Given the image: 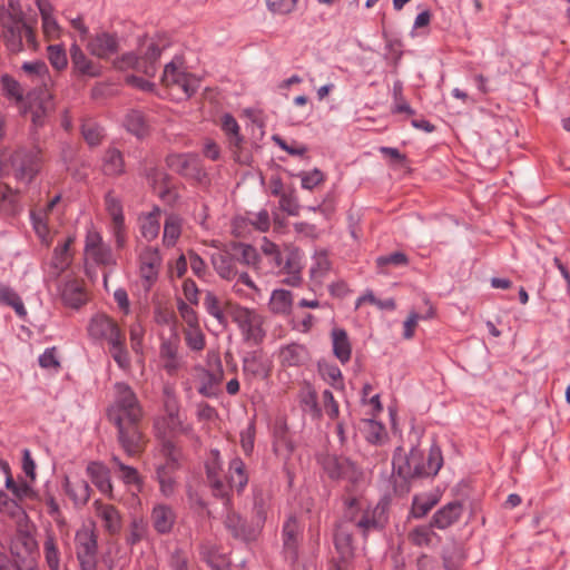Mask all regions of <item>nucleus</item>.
I'll return each mask as SVG.
<instances>
[{"instance_id":"nucleus-1","label":"nucleus","mask_w":570,"mask_h":570,"mask_svg":"<svg viewBox=\"0 0 570 570\" xmlns=\"http://www.w3.org/2000/svg\"><path fill=\"white\" fill-rule=\"evenodd\" d=\"M423 430L413 429L409 434L411 449L409 453L402 446H397L393 453L392 466L396 475L394 480V492L399 495L410 493L412 483L434 478L443 466L441 448L433 442L428 456L420 450V441Z\"/></svg>"},{"instance_id":"nucleus-2","label":"nucleus","mask_w":570,"mask_h":570,"mask_svg":"<svg viewBox=\"0 0 570 570\" xmlns=\"http://www.w3.org/2000/svg\"><path fill=\"white\" fill-rule=\"evenodd\" d=\"M87 330L90 337L108 342L109 354L121 370L130 368L131 361L126 347V335L114 318L98 313L90 318Z\"/></svg>"},{"instance_id":"nucleus-3","label":"nucleus","mask_w":570,"mask_h":570,"mask_svg":"<svg viewBox=\"0 0 570 570\" xmlns=\"http://www.w3.org/2000/svg\"><path fill=\"white\" fill-rule=\"evenodd\" d=\"M163 415L154 420V431L163 445L165 441H170L169 435L184 434L189 435L193 428L188 424L181 412L178 397L170 385L163 389Z\"/></svg>"},{"instance_id":"nucleus-4","label":"nucleus","mask_w":570,"mask_h":570,"mask_svg":"<svg viewBox=\"0 0 570 570\" xmlns=\"http://www.w3.org/2000/svg\"><path fill=\"white\" fill-rule=\"evenodd\" d=\"M261 249L277 268V274L285 276L283 283L288 286H298L302 283L303 253L294 246H278L266 237L263 238Z\"/></svg>"},{"instance_id":"nucleus-5","label":"nucleus","mask_w":570,"mask_h":570,"mask_svg":"<svg viewBox=\"0 0 570 570\" xmlns=\"http://www.w3.org/2000/svg\"><path fill=\"white\" fill-rule=\"evenodd\" d=\"M109 420L117 426L140 424L144 410L131 387L125 383L115 385V399L108 409Z\"/></svg>"},{"instance_id":"nucleus-6","label":"nucleus","mask_w":570,"mask_h":570,"mask_svg":"<svg viewBox=\"0 0 570 570\" xmlns=\"http://www.w3.org/2000/svg\"><path fill=\"white\" fill-rule=\"evenodd\" d=\"M213 460L207 463V478L217 497H226L227 489H235L240 492L248 482V474L244 462L239 458H234L228 468L227 484L219 478L218 452H212Z\"/></svg>"},{"instance_id":"nucleus-7","label":"nucleus","mask_w":570,"mask_h":570,"mask_svg":"<svg viewBox=\"0 0 570 570\" xmlns=\"http://www.w3.org/2000/svg\"><path fill=\"white\" fill-rule=\"evenodd\" d=\"M227 314L239 327L247 342L258 344L265 337L263 327L264 317L256 309L242 306L237 303H227Z\"/></svg>"},{"instance_id":"nucleus-8","label":"nucleus","mask_w":570,"mask_h":570,"mask_svg":"<svg viewBox=\"0 0 570 570\" xmlns=\"http://www.w3.org/2000/svg\"><path fill=\"white\" fill-rule=\"evenodd\" d=\"M164 86L176 94L178 98H189L199 88L200 80L185 71L180 59L176 58L165 66L161 77Z\"/></svg>"},{"instance_id":"nucleus-9","label":"nucleus","mask_w":570,"mask_h":570,"mask_svg":"<svg viewBox=\"0 0 570 570\" xmlns=\"http://www.w3.org/2000/svg\"><path fill=\"white\" fill-rule=\"evenodd\" d=\"M209 357L210 364L214 367L208 370L203 366H195L194 379L199 394L206 397H215L219 393V385L224 379V370L218 355L213 354Z\"/></svg>"},{"instance_id":"nucleus-10","label":"nucleus","mask_w":570,"mask_h":570,"mask_svg":"<svg viewBox=\"0 0 570 570\" xmlns=\"http://www.w3.org/2000/svg\"><path fill=\"white\" fill-rule=\"evenodd\" d=\"M160 452L165 458V463L157 468V479L161 493L165 497H170L176 490L177 483L174 473L179 466V452L171 441H165Z\"/></svg>"},{"instance_id":"nucleus-11","label":"nucleus","mask_w":570,"mask_h":570,"mask_svg":"<svg viewBox=\"0 0 570 570\" xmlns=\"http://www.w3.org/2000/svg\"><path fill=\"white\" fill-rule=\"evenodd\" d=\"M97 534L92 527H82L76 533V553L81 570H97Z\"/></svg>"},{"instance_id":"nucleus-12","label":"nucleus","mask_w":570,"mask_h":570,"mask_svg":"<svg viewBox=\"0 0 570 570\" xmlns=\"http://www.w3.org/2000/svg\"><path fill=\"white\" fill-rule=\"evenodd\" d=\"M354 524L352 522H343L335 532V549L338 554L335 570H347L354 560L353 546Z\"/></svg>"},{"instance_id":"nucleus-13","label":"nucleus","mask_w":570,"mask_h":570,"mask_svg":"<svg viewBox=\"0 0 570 570\" xmlns=\"http://www.w3.org/2000/svg\"><path fill=\"white\" fill-rule=\"evenodd\" d=\"M160 48L154 42L148 43L142 57H135L131 53L125 55L117 63V68H132L138 72H142L148 77H154L156 73L155 62L160 56Z\"/></svg>"},{"instance_id":"nucleus-14","label":"nucleus","mask_w":570,"mask_h":570,"mask_svg":"<svg viewBox=\"0 0 570 570\" xmlns=\"http://www.w3.org/2000/svg\"><path fill=\"white\" fill-rule=\"evenodd\" d=\"M117 430L118 442L127 455L136 456L144 451L147 440L140 430V424L117 425Z\"/></svg>"},{"instance_id":"nucleus-15","label":"nucleus","mask_w":570,"mask_h":570,"mask_svg":"<svg viewBox=\"0 0 570 570\" xmlns=\"http://www.w3.org/2000/svg\"><path fill=\"white\" fill-rule=\"evenodd\" d=\"M41 157L40 150L18 151L13 157V166L16 167V176L19 180L28 184L37 175L40 169Z\"/></svg>"},{"instance_id":"nucleus-16","label":"nucleus","mask_w":570,"mask_h":570,"mask_svg":"<svg viewBox=\"0 0 570 570\" xmlns=\"http://www.w3.org/2000/svg\"><path fill=\"white\" fill-rule=\"evenodd\" d=\"M160 266L161 256L158 248L145 247L139 254V272L146 289H149L156 282Z\"/></svg>"},{"instance_id":"nucleus-17","label":"nucleus","mask_w":570,"mask_h":570,"mask_svg":"<svg viewBox=\"0 0 570 570\" xmlns=\"http://www.w3.org/2000/svg\"><path fill=\"white\" fill-rule=\"evenodd\" d=\"M389 507L390 500L382 498L373 509L364 511L361 520H358V528L364 533L370 531H382L389 522Z\"/></svg>"},{"instance_id":"nucleus-18","label":"nucleus","mask_w":570,"mask_h":570,"mask_svg":"<svg viewBox=\"0 0 570 570\" xmlns=\"http://www.w3.org/2000/svg\"><path fill=\"white\" fill-rule=\"evenodd\" d=\"M167 165L173 170L198 181L205 177L198 157L191 154L170 155L167 157Z\"/></svg>"},{"instance_id":"nucleus-19","label":"nucleus","mask_w":570,"mask_h":570,"mask_svg":"<svg viewBox=\"0 0 570 570\" xmlns=\"http://www.w3.org/2000/svg\"><path fill=\"white\" fill-rule=\"evenodd\" d=\"M86 259L92 261L98 265L114 264V257L110 248L102 242V237L96 230H89L86 237L85 246Z\"/></svg>"},{"instance_id":"nucleus-20","label":"nucleus","mask_w":570,"mask_h":570,"mask_svg":"<svg viewBox=\"0 0 570 570\" xmlns=\"http://www.w3.org/2000/svg\"><path fill=\"white\" fill-rule=\"evenodd\" d=\"M94 509L96 517L100 520L102 528L109 535L120 533L122 515L115 505L97 500L94 502Z\"/></svg>"},{"instance_id":"nucleus-21","label":"nucleus","mask_w":570,"mask_h":570,"mask_svg":"<svg viewBox=\"0 0 570 570\" xmlns=\"http://www.w3.org/2000/svg\"><path fill=\"white\" fill-rule=\"evenodd\" d=\"M106 210L111 218V230L116 238L118 247H122L126 242V227L120 200L111 193L105 198Z\"/></svg>"},{"instance_id":"nucleus-22","label":"nucleus","mask_w":570,"mask_h":570,"mask_svg":"<svg viewBox=\"0 0 570 570\" xmlns=\"http://www.w3.org/2000/svg\"><path fill=\"white\" fill-rule=\"evenodd\" d=\"M219 124L228 137V145L234 159L238 163H247L248 159L242 151L244 138L239 134V126L236 119L232 115L225 114L220 117Z\"/></svg>"},{"instance_id":"nucleus-23","label":"nucleus","mask_w":570,"mask_h":570,"mask_svg":"<svg viewBox=\"0 0 570 570\" xmlns=\"http://www.w3.org/2000/svg\"><path fill=\"white\" fill-rule=\"evenodd\" d=\"M463 513V504L460 501H452L440 508L432 515L431 527L439 530H445L455 524Z\"/></svg>"},{"instance_id":"nucleus-24","label":"nucleus","mask_w":570,"mask_h":570,"mask_svg":"<svg viewBox=\"0 0 570 570\" xmlns=\"http://www.w3.org/2000/svg\"><path fill=\"white\" fill-rule=\"evenodd\" d=\"M377 416H367L361 419L358 430L362 432L365 441L372 445L380 446L387 442L389 434L385 425L376 420Z\"/></svg>"},{"instance_id":"nucleus-25","label":"nucleus","mask_w":570,"mask_h":570,"mask_svg":"<svg viewBox=\"0 0 570 570\" xmlns=\"http://www.w3.org/2000/svg\"><path fill=\"white\" fill-rule=\"evenodd\" d=\"M60 296L67 306L79 308L87 302L83 282L76 277L68 278L60 289Z\"/></svg>"},{"instance_id":"nucleus-26","label":"nucleus","mask_w":570,"mask_h":570,"mask_svg":"<svg viewBox=\"0 0 570 570\" xmlns=\"http://www.w3.org/2000/svg\"><path fill=\"white\" fill-rule=\"evenodd\" d=\"M118 43L115 36L101 32L89 38L87 49L92 56L106 59L117 51Z\"/></svg>"},{"instance_id":"nucleus-27","label":"nucleus","mask_w":570,"mask_h":570,"mask_svg":"<svg viewBox=\"0 0 570 570\" xmlns=\"http://www.w3.org/2000/svg\"><path fill=\"white\" fill-rule=\"evenodd\" d=\"M150 520L154 529L158 533H168L175 524L176 513L171 507L159 503L154 507Z\"/></svg>"},{"instance_id":"nucleus-28","label":"nucleus","mask_w":570,"mask_h":570,"mask_svg":"<svg viewBox=\"0 0 570 570\" xmlns=\"http://www.w3.org/2000/svg\"><path fill=\"white\" fill-rule=\"evenodd\" d=\"M69 51L72 67L78 73L88 77L100 75V67L90 60L77 43H72Z\"/></svg>"},{"instance_id":"nucleus-29","label":"nucleus","mask_w":570,"mask_h":570,"mask_svg":"<svg viewBox=\"0 0 570 570\" xmlns=\"http://www.w3.org/2000/svg\"><path fill=\"white\" fill-rule=\"evenodd\" d=\"M59 202V196H55L46 206L45 209L37 210L32 213L33 227L38 236L42 239L43 243L49 245L51 243L48 239L49 236V223L51 220L52 209L56 204Z\"/></svg>"},{"instance_id":"nucleus-30","label":"nucleus","mask_w":570,"mask_h":570,"mask_svg":"<svg viewBox=\"0 0 570 570\" xmlns=\"http://www.w3.org/2000/svg\"><path fill=\"white\" fill-rule=\"evenodd\" d=\"M307 351L301 344H288L278 352V360L283 367L299 366L307 360Z\"/></svg>"},{"instance_id":"nucleus-31","label":"nucleus","mask_w":570,"mask_h":570,"mask_svg":"<svg viewBox=\"0 0 570 570\" xmlns=\"http://www.w3.org/2000/svg\"><path fill=\"white\" fill-rule=\"evenodd\" d=\"M227 303H234L232 299L222 301L215 293L207 291L204 296V307L219 324L227 322Z\"/></svg>"},{"instance_id":"nucleus-32","label":"nucleus","mask_w":570,"mask_h":570,"mask_svg":"<svg viewBox=\"0 0 570 570\" xmlns=\"http://www.w3.org/2000/svg\"><path fill=\"white\" fill-rule=\"evenodd\" d=\"M87 473L92 483L104 494H111L112 485L110 482L109 470L99 462H91L87 466Z\"/></svg>"},{"instance_id":"nucleus-33","label":"nucleus","mask_w":570,"mask_h":570,"mask_svg":"<svg viewBox=\"0 0 570 570\" xmlns=\"http://www.w3.org/2000/svg\"><path fill=\"white\" fill-rule=\"evenodd\" d=\"M331 272V262L323 249L315 250L309 267V275L314 283L322 284Z\"/></svg>"},{"instance_id":"nucleus-34","label":"nucleus","mask_w":570,"mask_h":570,"mask_svg":"<svg viewBox=\"0 0 570 570\" xmlns=\"http://www.w3.org/2000/svg\"><path fill=\"white\" fill-rule=\"evenodd\" d=\"M139 228L145 239H155L160 230V209L156 207L151 212L140 215Z\"/></svg>"},{"instance_id":"nucleus-35","label":"nucleus","mask_w":570,"mask_h":570,"mask_svg":"<svg viewBox=\"0 0 570 570\" xmlns=\"http://www.w3.org/2000/svg\"><path fill=\"white\" fill-rule=\"evenodd\" d=\"M321 464L331 479L344 478L352 469L351 464L343 458L333 454L322 456Z\"/></svg>"},{"instance_id":"nucleus-36","label":"nucleus","mask_w":570,"mask_h":570,"mask_svg":"<svg viewBox=\"0 0 570 570\" xmlns=\"http://www.w3.org/2000/svg\"><path fill=\"white\" fill-rule=\"evenodd\" d=\"M372 392L373 386L371 384L363 385L360 406L364 415L377 416L383 412V405L380 400V394Z\"/></svg>"},{"instance_id":"nucleus-37","label":"nucleus","mask_w":570,"mask_h":570,"mask_svg":"<svg viewBox=\"0 0 570 570\" xmlns=\"http://www.w3.org/2000/svg\"><path fill=\"white\" fill-rule=\"evenodd\" d=\"M439 503V498L434 494H416L412 499L410 517L413 519H423Z\"/></svg>"},{"instance_id":"nucleus-38","label":"nucleus","mask_w":570,"mask_h":570,"mask_svg":"<svg viewBox=\"0 0 570 570\" xmlns=\"http://www.w3.org/2000/svg\"><path fill=\"white\" fill-rule=\"evenodd\" d=\"M334 355L345 363L351 357L352 346L344 330L334 327L331 333Z\"/></svg>"},{"instance_id":"nucleus-39","label":"nucleus","mask_w":570,"mask_h":570,"mask_svg":"<svg viewBox=\"0 0 570 570\" xmlns=\"http://www.w3.org/2000/svg\"><path fill=\"white\" fill-rule=\"evenodd\" d=\"M63 488L76 504H86L90 498V487L85 480L72 482L69 478H66Z\"/></svg>"},{"instance_id":"nucleus-40","label":"nucleus","mask_w":570,"mask_h":570,"mask_svg":"<svg viewBox=\"0 0 570 570\" xmlns=\"http://www.w3.org/2000/svg\"><path fill=\"white\" fill-rule=\"evenodd\" d=\"M0 305L11 307L20 318L27 316V309L19 294L6 284H0Z\"/></svg>"},{"instance_id":"nucleus-41","label":"nucleus","mask_w":570,"mask_h":570,"mask_svg":"<svg viewBox=\"0 0 570 570\" xmlns=\"http://www.w3.org/2000/svg\"><path fill=\"white\" fill-rule=\"evenodd\" d=\"M73 243V237L68 236L63 239L61 244H58L53 252V256L51 259V265L56 269V274L58 275L62 272L71 262V250L70 246Z\"/></svg>"},{"instance_id":"nucleus-42","label":"nucleus","mask_w":570,"mask_h":570,"mask_svg":"<svg viewBox=\"0 0 570 570\" xmlns=\"http://www.w3.org/2000/svg\"><path fill=\"white\" fill-rule=\"evenodd\" d=\"M293 304L292 293L286 289H275L272 293L268 307L274 314L286 315L291 313Z\"/></svg>"},{"instance_id":"nucleus-43","label":"nucleus","mask_w":570,"mask_h":570,"mask_svg":"<svg viewBox=\"0 0 570 570\" xmlns=\"http://www.w3.org/2000/svg\"><path fill=\"white\" fill-rule=\"evenodd\" d=\"M212 263L215 271L222 278L226 281L236 278L237 271L235 262L228 254L218 253L213 255Z\"/></svg>"},{"instance_id":"nucleus-44","label":"nucleus","mask_w":570,"mask_h":570,"mask_svg":"<svg viewBox=\"0 0 570 570\" xmlns=\"http://www.w3.org/2000/svg\"><path fill=\"white\" fill-rule=\"evenodd\" d=\"M183 220L179 216L170 214L164 223L163 243L167 247H171L178 240L181 234Z\"/></svg>"},{"instance_id":"nucleus-45","label":"nucleus","mask_w":570,"mask_h":570,"mask_svg":"<svg viewBox=\"0 0 570 570\" xmlns=\"http://www.w3.org/2000/svg\"><path fill=\"white\" fill-rule=\"evenodd\" d=\"M243 370L246 375L259 379H266L271 373L269 365L255 354L245 357Z\"/></svg>"},{"instance_id":"nucleus-46","label":"nucleus","mask_w":570,"mask_h":570,"mask_svg":"<svg viewBox=\"0 0 570 570\" xmlns=\"http://www.w3.org/2000/svg\"><path fill=\"white\" fill-rule=\"evenodd\" d=\"M376 267L381 273H387L389 267H404L410 263L409 256L403 252H393L386 255H381L375 259Z\"/></svg>"},{"instance_id":"nucleus-47","label":"nucleus","mask_w":570,"mask_h":570,"mask_svg":"<svg viewBox=\"0 0 570 570\" xmlns=\"http://www.w3.org/2000/svg\"><path fill=\"white\" fill-rule=\"evenodd\" d=\"M125 126L128 131L136 135L137 137H144L148 134L149 125L142 112L138 110H131L126 116Z\"/></svg>"},{"instance_id":"nucleus-48","label":"nucleus","mask_w":570,"mask_h":570,"mask_svg":"<svg viewBox=\"0 0 570 570\" xmlns=\"http://www.w3.org/2000/svg\"><path fill=\"white\" fill-rule=\"evenodd\" d=\"M43 553L48 567L51 570H59L60 568V551L53 533L48 532L43 542Z\"/></svg>"},{"instance_id":"nucleus-49","label":"nucleus","mask_w":570,"mask_h":570,"mask_svg":"<svg viewBox=\"0 0 570 570\" xmlns=\"http://www.w3.org/2000/svg\"><path fill=\"white\" fill-rule=\"evenodd\" d=\"M104 171L107 175H118L124 170V159L119 150L108 149L104 157Z\"/></svg>"},{"instance_id":"nucleus-50","label":"nucleus","mask_w":570,"mask_h":570,"mask_svg":"<svg viewBox=\"0 0 570 570\" xmlns=\"http://www.w3.org/2000/svg\"><path fill=\"white\" fill-rule=\"evenodd\" d=\"M433 529L430 522L426 525H417L410 531L409 539L416 547H429L434 534Z\"/></svg>"},{"instance_id":"nucleus-51","label":"nucleus","mask_w":570,"mask_h":570,"mask_svg":"<svg viewBox=\"0 0 570 570\" xmlns=\"http://www.w3.org/2000/svg\"><path fill=\"white\" fill-rule=\"evenodd\" d=\"M53 109L51 97L47 96L39 100V102L31 107V120L36 127H41L45 124L46 116Z\"/></svg>"},{"instance_id":"nucleus-52","label":"nucleus","mask_w":570,"mask_h":570,"mask_svg":"<svg viewBox=\"0 0 570 570\" xmlns=\"http://www.w3.org/2000/svg\"><path fill=\"white\" fill-rule=\"evenodd\" d=\"M194 305L188 304L186 301L177 299V311L184 324L183 327H194L199 325V318Z\"/></svg>"},{"instance_id":"nucleus-53","label":"nucleus","mask_w":570,"mask_h":570,"mask_svg":"<svg viewBox=\"0 0 570 570\" xmlns=\"http://www.w3.org/2000/svg\"><path fill=\"white\" fill-rule=\"evenodd\" d=\"M185 342L193 351H202L205 347V335L200 325L194 327H183Z\"/></svg>"},{"instance_id":"nucleus-54","label":"nucleus","mask_w":570,"mask_h":570,"mask_svg":"<svg viewBox=\"0 0 570 570\" xmlns=\"http://www.w3.org/2000/svg\"><path fill=\"white\" fill-rule=\"evenodd\" d=\"M48 59L52 68L58 71L66 69L68 65L66 49L62 45H49L47 48Z\"/></svg>"},{"instance_id":"nucleus-55","label":"nucleus","mask_w":570,"mask_h":570,"mask_svg":"<svg viewBox=\"0 0 570 570\" xmlns=\"http://www.w3.org/2000/svg\"><path fill=\"white\" fill-rule=\"evenodd\" d=\"M6 488L11 491L16 500L20 502L26 499H31L35 495L32 488L28 483H16L11 475H8L6 479Z\"/></svg>"},{"instance_id":"nucleus-56","label":"nucleus","mask_w":570,"mask_h":570,"mask_svg":"<svg viewBox=\"0 0 570 570\" xmlns=\"http://www.w3.org/2000/svg\"><path fill=\"white\" fill-rule=\"evenodd\" d=\"M21 14H14L12 23L8 27L6 42L10 50L20 51L22 49V30L17 28V20Z\"/></svg>"},{"instance_id":"nucleus-57","label":"nucleus","mask_w":570,"mask_h":570,"mask_svg":"<svg viewBox=\"0 0 570 570\" xmlns=\"http://www.w3.org/2000/svg\"><path fill=\"white\" fill-rule=\"evenodd\" d=\"M1 86L6 97L14 100L17 104L22 101L23 91L21 89V86L12 77H10L9 75H3L1 77Z\"/></svg>"},{"instance_id":"nucleus-58","label":"nucleus","mask_w":570,"mask_h":570,"mask_svg":"<svg viewBox=\"0 0 570 570\" xmlns=\"http://www.w3.org/2000/svg\"><path fill=\"white\" fill-rule=\"evenodd\" d=\"M112 462L120 473L119 476L126 484L139 487L140 478L135 468L124 464L117 456H112Z\"/></svg>"},{"instance_id":"nucleus-59","label":"nucleus","mask_w":570,"mask_h":570,"mask_svg":"<svg viewBox=\"0 0 570 570\" xmlns=\"http://www.w3.org/2000/svg\"><path fill=\"white\" fill-rule=\"evenodd\" d=\"M318 372L323 380L330 383L332 386L336 387L341 384L342 374L336 365L325 361L320 362Z\"/></svg>"},{"instance_id":"nucleus-60","label":"nucleus","mask_w":570,"mask_h":570,"mask_svg":"<svg viewBox=\"0 0 570 570\" xmlns=\"http://www.w3.org/2000/svg\"><path fill=\"white\" fill-rule=\"evenodd\" d=\"M81 134L90 146L98 145L102 138V129L94 121H85L81 126Z\"/></svg>"},{"instance_id":"nucleus-61","label":"nucleus","mask_w":570,"mask_h":570,"mask_svg":"<svg viewBox=\"0 0 570 570\" xmlns=\"http://www.w3.org/2000/svg\"><path fill=\"white\" fill-rule=\"evenodd\" d=\"M41 30L43 38L48 42L59 40L63 33L56 18L41 21Z\"/></svg>"},{"instance_id":"nucleus-62","label":"nucleus","mask_w":570,"mask_h":570,"mask_svg":"<svg viewBox=\"0 0 570 570\" xmlns=\"http://www.w3.org/2000/svg\"><path fill=\"white\" fill-rule=\"evenodd\" d=\"M22 511L16 499H11L8 493L0 492V512L8 517L14 518Z\"/></svg>"},{"instance_id":"nucleus-63","label":"nucleus","mask_w":570,"mask_h":570,"mask_svg":"<svg viewBox=\"0 0 570 570\" xmlns=\"http://www.w3.org/2000/svg\"><path fill=\"white\" fill-rule=\"evenodd\" d=\"M299 401L304 406V411L317 413V397L315 391L309 386L305 385L299 392Z\"/></svg>"},{"instance_id":"nucleus-64","label":"nucleus","mask_w":570,"mask_h":570,"mask_svg":"<svg viewBox=\"0 0 570 570\" xmlns=\"http://www.w3.org/2000/svg\"><path fill=\"white\" fill-rule=\"evenodd\" d=\"M298 534V524L295 518H289L284 524L283 535L284 546L287 549H294L296 544V538Z\"/></svg>"}]
</instances>
